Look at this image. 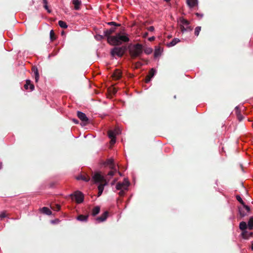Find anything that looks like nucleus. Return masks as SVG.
<instances>
[{
  "instance_id": "nucleus-1",
  "label": "nucleus",
  "mask_w": 253,
  "mask_h": 253,
  "mask_svg": "<svg viewBox=\"0 0 253 253\" xmlns=\"http://www.w3.org/2000/svg\"><path fill=\"white\" fill-rule=\"evenodd\" d=\"M129 41L128 35L126 33H118L115 36L108 38V42L114 45H119Z\"/></svg>"
},
{
  "instance_id": "nucleus-2",
  "label": "nucleus",
  "mask_w": 253,
  "mask_h": 253,
  "mask_svg": "<svg viewBox=\"0 0 253 253\" xmlns=\"http://www.w3.org/2000/svg\"><path fill=\"white\" fill-rule=\"evenodd\" d=\"M92 179L95 183H98V197L101 195L104 188V186L107 185V182L105 179L104 176L102 175L100 173H95Z\"/></svg>"
},
{
  "instance_id": "nucleus-3",
  "label": "nucleus",
  "mask_w": 253,
  "mask_h": 253,
  "mask_svg": "<svg viewBox=\"0 0 253 253\" xmlns=\"http://www.w3.org/2000/svg\"><path fill=\"white\" fill-rule=\"evenodd\" d=\"M104 165L105 167H108L111 169V170L108 173V175L112 177L117 171V166L114 163L113 159H109L107 160Z\"/></svg>"
},
{
  "instance_id": "nucleus-4",
  "label": "nucleus",
  "mask_w": 253,
  "mask_h": 253,
  "mask_svg": "<svg viewBox=\"0 0 253 253\" xmlns=\"http://www.w3.org/2000/svg\"><path fill=\"white\" fill-rule=\"evenodd\" d=\"M142 45L137 43L134 45L130 49L129 52L132 57L139 56L142 53Z\"/></svg>"
},
{
  "instance_id": "nucleus-5",
  "label": "nucleus",
  "mask_w": 253,
  "mask_h": 253,
  "mask_svg": "<svg viewBox=\"0 0 253 253\" xmlns=\"http://www.w3.org/2000/svg\"><path fill=\"white\" fill-rule=\"evenodd\" d=\"M178 22L180 24L181 31L182 33L192 31V28L189 25V22L186 19L183 18H180L178 20Z\"/></svg>"
},
{
  "instance_id": "nucleus-6",
  "label": "nucleus",
  "mask_w": 253,
  "mask_h": 253,
  "mask_svg": "<svg viewBox=\"0 0 253 253\" xmlns=\"http://www.w3.org/2000/svg\"><path fill=\"white\" fill-rule=\"evenodd\" d=\"M125 52V48L123 47H115L113 48L111 51V55L113 56H117L122 57Z\"/></svg>"
},
{
  "instance_id": "nucleus-7",
  "label": "nucleus",
  "mask_w": 253,
  "mask_h": 253,
  "mask_svg": "<svg viewBox=\"0 0 253 253\" xmlns=\"http://www.w3.org/2000/svg\"><path fill=\"white\" fill-rule=\"evenodd\" d=\"M130 185V183L129 181L126 179L125 178L123 182H118L116 184V188L117 190H122V189L127 190L128 187Z\"/></svg>"
},
{
  "instance_id": "nucleus-8",
  "label": "nucleus",
  "mask_w": 253,
  "mask_h": 253,
  "mask_svg": "<svg viewBox=\"0 0 253 253\" xmlns=\"http://www.w3.org/2000/svg\"><path fill=\"white\" fill-rule=\"evenodd\" d=\"M71 196L74 197L76 202L78 204L81 203L84 201V195L83 193L80 191H76L74 194L71 195Z\"/></svg>"
},
{
  "instance_id": "nucleus-9",
  "label": "nucleus",
  "mask_w": 253,
  "mask_h": 253,
  "mask_svg": "<svg viewBox=\"0 0 253 253\" xmlns=\"http://www.w3.org/2000/svg\"><path fill=\"white\" fill-rule=\"evenodd\" d=\"M108 215V212L106 211L100 216L97 217L95 220L98 223L103 222L107 219Z\"/></svg>"
},
{
  "instance_id": "nucleus-10",
  "label": "nucleus",
  "mask_w": 253,
  "mask_h": 253,
  "mask_svg": "<svg viewBox=\"0 0 253 253\" xmlns=\"http://www.w3.org/2000/svg\"><path fill=\"white\" fill-rule=\"evenodd\" d=\"M156 73V71L154 69H153V68L151 69L149 72L148 75L147 76V77L145 79V82L146 83H149L150 81L151 78L154 76Z\"/></svg>"
},
{
  "instance_id": "nucleus-11",
  "label": "nucleus",
  "mask_w": 253,
  "mask_h": 253,
  "mask_svg": "<svg viewBox=\"0 0 253 253\" xmlns=\"http://www.w3.org/2000/svg\"><path fill=\"white\" fill-rule=\"evenodd\" d=\"M77 116L83 122H87L88 120L87 117H86V115L82 112L78 111L77 112Z\"/></svg>"
},
{
  "instance_id": "nucleus-12",
  "label": "nucleus",
  "mask_w": 253,
  "mask_h": 253,
  "mask_svg": "<svg viewBox=\"0 0 253 253\" xmlns=\"http://www.w3.org/2000/svg\"><path fill=\"white\" fill-rule=\"evenodd\" d=\"M237 200L241 203L243 206L244 208H245L246 211H247V212H249L250 211V208L248 206H247L245 205L244 202L243 201L242 198L239 195H237L236 196Z\"/></svg>"
},
{
  "instance_id": "nucleus-13",
  "label": "nucleus",
  "mask_w": 253,
  "mask_h": 253,
  "mask_svg": "<svg viewBox=\"0 0 253 253\" xmlns=\"http://www.w3.org/2000/svg\"><path fill=\"white\" fill-rule=\"evenodd\" d=\"M24 87L26 89H30L31 91H33L34 89V85L31 83V82L29 80L26 81V84L24 85Z\"/></svg>"
},
{
  "instance_id": "nucleus-14",
  "label": "nucleus",
  "mask_w": 253,
  "mask_h": 253,
  "mask_svg": "<svg viewBox=\"0 0 253 253\" xmlns=\"http://www.w3.org/2000/svg\"><path fill=\"white\" fill-rule=\"evenodd\" d=\"M186 3L190 8L197 6L198 3V0H186Z\"/></svg>"
},
{
  "instance_id": "nucleus-15",
  "label": "nucleus",
  "mask_w": 253,
  "mask_h": 253,
  "mask_svg": "<svg viewBox=\"0 0 253 253\" xmlns=\"http://www.w3.org/2000/svg\"><path fill=\"white\" fill-rule=\"evenodd\" d=\"M32 72L33 74V76H34L35 77V82L37 83L39 81L40 77L38 69L35 67H33Z\"/></svg>"
},
{
  "instance_id": "nucleus-16",
  "label": "nucleus",
  "mask_w": 253,
  "mask_h": 253,
  "mask_svg": "<svg viewBox=\"0 0 253 253\" xmlns=\"http://www.w3.org/2000/svg\"><path fill=\"white\" fill-rule=\"evenodd\" d=\"M72 3L74 5V9L79 10L81 8V1L80 0H72Z\"/></svg>"
},
{
  "instance_id": "nucleus-17",
  "label": "nucleus",
  "mask_w": 253,
  "mask_h": 253,
  "mask_svg": "<svg viewBox=\"0 0 253 253\" xmlns=\"http://www.w3.org/2000/svg\"><path fill=\"white\" fill-rule=\"evenodd\" d=\"M116 30L115 28H111L110 29L106 30L104 31V36L107 37V39L109 37H111V35L115 32Z\"/></svg>"
},
{
  "instance_id": "nucleus-18",
  "label": "nucleus",
  "mask_w": 253,
  "mask_h": 253,
  "mask_svg": "<svg viewBox=\"0 0 253 253\" xmlns=\"http://www.w3.org/2000/svg\"><path fill=\"white\" fill-rule=\"evenodd\" d=\"M236 114L237 115V119L239 121H241L243 120L244 117L242 115L241 113V111L239 110V107L238 106H236L235 109Z\"/></svg>"
},
{
  "instance_id": "nucleus-19",
  "label": "nucleus",
  "mask_w": 253,
  "mask_h": 253,
  "mask_svg": "<svg viewBox=\"0 0 253 253\" xmlns=\"http://www.w3.org/2000/svg\"><path fill=\"white\" fill-rule=\"evenodd\" d=\"M88 218V215L80 214L77 217V219L82 222H86L87 221Z\"/></svg>"
},
{
  "instance_id": "nucleus-20",
  "label": "nucleus",
  "mask_w": 253,
  "mask_h": 253,
  "mask_svg": "<svg viewBox=\"0 0 253 253\" xmlns=\"http://www.w3.org/2000/svg\"><path fill=\"white\" fill-rule=\"evenodd\" d=\"M253 235V232H249L246 230L243 231L242 233V237L245 239H248L250 237H252Z\"/></svg>"
},
{
  "instance_id": "nucleus-21",
  "label": "nucleus",
  "mask_w": 253,
  "mask_h": 253,
  "mask_svg": "<svg viewBox=\"0 0 253 253\" xmlns=\"http://www.w3.org/2000/svg\"><path fill=\"white\" fill-rule=\"evenodd\" d=\"M40 211L42 213L48 215H50L52 214L51 211L47 207H43L41 209Z\"/></svg>"
},
{
  "instance_id": "nucleus-22",
  "label": "nucleus",
  "mask_w": 253,
  "mask_h": 253,
  "mask_svg": "<svg viewBox=\"0 0 253 253\" xmlns=\"http://www.w3.org/2000/svg\"><path fill=\"white\" fill-rule=\"evenodd\" d=\"M239 228L242 231H245L247 228H248V224H247L245 221L241 222L239 224Z\"/></svg>"
},
{
  "instance_id": "nucleus-23",
  "label": "nucleus",
  "mask_w": 253,
  "mask_h": 253,
  "mask_svg": "<svg viewBox=\"0 0 253 253\" xmlns=\"http://www.w3.org/2000/svg\"><path fill=\"white\" fill-rule=\"evenodd\" d=\"M245 210H246V209L245 208H244V207L243 208H239V212L242 217H243L247 215V213L248 212H247V211H245Z\"/></svg>"
},
{
  "instance_id": "nucleus-24",
  "label": "nucleus",
  "mask_w": 253,
  "mask_h": 253,
  "mask_svg": "<svg viewBox=\"0 0 253 253\" xmlns=\"http://www.w3.org/2000/svg\"><path fill=\"white\" fill-rule=\"evenodd\" d=\"M180 42V40L178 38L173 39L171 42L169 43H168L167 45L168 47H171L175 45L176 44Z\"/></svg>"
},
{
  "instance_id": "nucleus-25",
  "label": "nucleus",
  "mask_w": 253,
  "mask_h": 253,
  "mask_svg": "<svg viewBox=\"0 0 253 253\" xmlns=\"http://www.w3.org/2000/svg\"><path fill=\"white\" fill-rule=\"evenodd\" d=\"M100 208L99 206L95 207L92 210L91 215L93 216L96 215L100 212Z\"/></svg>"
},
{
  "instance_id": "nucleus-26",
  "label": "nucleus",
  "mask_w": 253,
  "mask_h": 253,
  "mask_svg": "<svg viewBox=\"0 0 253 253\" xmlns=\"http://www.w3.org/2000/svg\"><path fill=\"white\" fill-rule=\"evenodd\" d=\"M248 227L249 230L253 229V216H251L248 222Z\"/></svg>"
},
{
  "instance_id": "nucleus-27",
  "label": "nucleus",
  "mask_w": 253,
  "mask_h": 253,
  "mask_svg": "<svg viewBox=\"0 0 253 253\" xmlns=\"http://www.w3.org/2000/svg\"><path fill=\"white\" fill-rule=\"evenodd\" d=\"M77 179L78 180H83L84 181H88L90 179V178L89 176H84V175H80L79 176H78L77 178Z\"/></svg>"
},
{
  "instance_id": "nucleus-28",
  "label": "nucleus",
  "mask_w": 253,
  "mask_h": 253,
  "mask_svg": "<svg viewBox=\"0 0 253 253\" xmlns=\"http://www.w3.org/2000/svg\"><path fill=\"white\" fill-rule=\"evenodd\" d=\"M58 24H59V26L62 28L65 29L68 27V25L66 24V23L64 21H63L61 20L59 21Z\"/></svg>"
},
{
  "instance_id": "nucleus-29",
  "label": "nucleus",
  "mask_w": 253,
  "mask_h": 253,
  "mask_svg": "<svg viewBox=\"0 0 253 253\" xmlns=\"http://www.w3.org/2000/svg\"><path fill=\"white\" fill-rule=\"evenodd\" d=\"M116 133L115 131L109 130L108 131V136L110 138H116Z\"/></svg>"
},
{
  "instance_id": "nucleus-30",
  "label": "nucleus",
  "mask_w": 253,
  "mask_h": 253,
  "mask_svg": "<svg viewBox=\"0 0 253 253\" xmlns=\"http://www.w3.org/2000/svg\"><path fill=\"white\" fill-rule=\"evenodd\" d=\"M51 208L55 211H59L60 210V206L58 204H55L51 206Z\"/></svg>"
},
{
  "instance_id": "nucleus-31",
  "label": "nucleus",
  "mask_w": 253,
  "mask_h": 253,
  "mask_svg": "<svg viewBox=\"0 0 253 253\" xmlns=\"http://www.w3.org/2000/svg\"><path fill=\"white\" fill-rule=\"evenodd\" d=\"M114 76L116 79H119L121 77V73L117 71L114 73Z\"/></svg>"
},
{
  "instance_id": "nucleus-32",
  "label": "nucleus",
  "mask_w": 253,
  "mask_h": 253,
  "mask_svg": "<svg viewBox=\"0 0 253 253\" xmlns=\"http://www.w3.org/2000/svg\"><path fill=\"white\" fill-rule=\"evenodd\" d=\"M43 0V3L44 4V7L45 8V9H46L47 10V12L48 13H50L51 12V10L48 9V6H47V0Z\"/></svg>"
},
{
  "instance_id": "nucleus-33",
  "label": "nucleus",
  "mask_w": 253,
  "mask_h": 253,
  "mask_svg": "<svg viewBox=\"0 0 253 253\" xmlns=\"http://www.w3.org/2000/svg\"><path fill=\"white\" fill-rule=\"evenodd\" d=\"M7 217L6 212L3 211L0 213V220H2L3 218Z\"/></svg>"
},
{
  "instance_id": "nucleus-34",
  "label": "nucleus",
  "mask_w": 253,
  "mask_h": 253,
  "mask_svg": "<svg viewBox=\"0 0 253 253\" xmlns=\"http://www.w3.org/2000/svg\"><path fill=\"white\" fill-rule=\"evenodd\" d=\"M201 30V27L198 26V27H196V28L195 29V36H198L199 35V33H200Z\"/></svg>"
},
{
  "instance_id": "nucleus-35",
  "label": "nucleus",
  "mask_w": 253,
  "mask_h": 253,
  "mask_svg": "<svg viewBox=\"0 0 253 253\" xmlns=\"http://www.w3.org/2000/svg\"><path fill=\"white\" fill-rule=\"evenodd\" d=\"M50 38L51 41H54L55 39L53 30H51L50 32Z\"/></svg>"
},
{
  "instance_id": "nucleus-36",
  "label": "nucleus",
  "mask_w": 253,
  "mask_h": 253,
  "mask_svg": "<svg viewBox=\"0 0 253 253\" xmlns=\"http://www.w3.org/2000/svg\"><path fill=\"white\" fill-rule=\"evenodd\" d=\"M161 53V50L160 49H156L154 52V56L155 57L159 56Z\"/></svg>"
},
{
  "instance_id": "nucleus-37",
  "label": "nucleus",
  "mask_w": 253,
  "mask_h": 253,
  "mask_svg": "<svg viewBox=\"0 0 253 253\" xmlns=\"http://www.w3.org/2000/svg\"><path fill=\"white\" fill-rule=\"evenodd\" d=\"M95 38L96 40L99 41L101 40L103 38V36L100 35H97L95 36Z\"/></svg>"
},
{
  "instance_id": "nucleus-38",
  "label": "nucleus",
  "mask_w": 253,
  "mask_h": 253,
  "mask_svg": "<svg viewBox=\"0 0 253 253\" xmlns=\"http://www.w3.org/2000/svg\"><path fill=\"white\" fill-rule=\"evenodd\" d=\"M120 191L119 193V194L120 196H124L125 194V190L122 189V190H120Z\"/></svg>"
},
{
  "instance_id": "nucleus-39",
  "label": "nucleus",
  "mask_w": 253,
  "mask_h": 253,
  "mask_svg": "<svg viewBox=\"0 0 253 253\" xmlns=\"http://www.w3.org/2000/svg\"><path fill=\"white\" fill-rule=\"evenodd\" d=\"M113 131H115V132L116 133V135H118L121 133V131L120 129L119 128H115L114 130H113Z\"/></svg>"
},
{
  "instance_id": "nucleus-40",
  "label": "nucleus",
  "mask_w": 253,
  "mask_h": 253,
  "mask_svg": "<svg viewBox=\"0 0 253 253\" xmlns=\"http://www.w3.org/2000/svg\"><path fill=\"white\" fill-rule=\"evenodd\" d=\"M108 24L109 25H114L115 26H120V24H117L116 23L114 22H110L108 23Z\"/></svg>"
},
{
  "instance_id": "nucleus-41",
  "label": "nucleus",
  "mask_w": 253,
  "mask_h": 253,
  "mask_svg": "<svg viewBox=\"0 0 253 253\" xmlns=\"http://www.w3.org/2000/svg\"><path fill=\"white\" fill-rule=\"evenodd\" d=\"M152 51V49L151 48H149V49H147L146 50H145V52L146 53V54H150V53H151Z\"/></svg>"
},
{
  "instance_id": "nucleus-42",
  "label": "nucleus",
  "mask_w": 253,
  "mask_h": 253,
  "mask_svg": "<svg viewBox=\"0 0 253 253\" xmlns=\"http://www.w3.org/2000/svg\"><path fill=\"white\" fill-rule=\"evenodd\" d=\"M111 139L110 143L111 144H114L116 142V138H112Z\"/></svg>"
},
{
  "instance_id": "nucleus-43",
  "label": "nucleus",
  "mask_w": 253,
  "mask_h": 253,
  "mask_svg": "<svg viewBox=\"0 0 253 253\" xmlns=\"http://www.w3.org/2000/svg\"><path fill=\"white\" fill-rule=\"evenodd\" d=\"M148 30L150 32H153L154 31V27L153 26H150L148 28Z\"/></svg>"
},
{
  "instance_id": "nucleus-44",
  "label": "nucleus",
  "mask_w": 253,
  "mask_h": 253,
  "mask_svg": "<svg viewBox=\"0 0 253 253\" xmlns=\"http://www.w3.org/2000/svg\"><path fill=\"white\" fill-rule=\"evenodd\" d=\"M195 14L196 15V16H197V17H200V18H202V17H203V14H200V13H196V14Z\"/></svg>"
},
{
  "instance_id": "nucleus-45",
  "label": "nucleus",
  "mask_w": 253,
  "mask_h": 253,
  "mask_svg": "<svg viewBox=\"0 0 253 253\" xmlns=\"http://www.w3.org/2000/svg\"><path fill=\"white\" fill-rule=\"evenodd\" d=\"M154 40H155L154 37H150L149 38V40L151 42L154 41Z\"/></svg>"
},
{
  "instance_id": "nucleus-46",
  "label": "nucleus",
  "mask_w": 253,
  "mask_h": 253,
  "mask_svg": "<svg viewBox=\"0 0 253 253\" xmlns=\"http://www.w3.org/2000/svg\"><path fill=\"white\" fill-rule=\"evenodd\" d=\"M73 121L76 124H78V123H79V121L76 119H73Z\"/></svg>"
},
{
  "instance_id": "nucleus-47",
  "label": "nucleus",
  "mask_w": 253,
  "mask_h": 253,
  "mask_svg": "<svg viewBox=\"0 0 253 253\" xmlns=\"http://www.w3.org/2000/svg\"><path fill=\"white\" fill-rule=\"evenodd\" d=\"M252 250L253 251V241L252 242Z\"/></svg>"
},
{
  "instance_id": "nucleus-48",
  "label": "nucleus",
  "mask_w": 253,
  "mask_h": 253,
  "mask_svg": "<svg viewBox=\"0 0 253 253\" xmlns=\"http://www.w3.org/2000/svg\"><path fill=\"white\" fill-rule=\"evenodd\" d=\"M51 222L52 223H54V222H55V221H54V220H51Z\"/></svg>"
},
{
  "instance_id": "nucleus-49",
  "label": "nucleus",
  "mask_w": 253,
  "mask_h": 253,
  "mask_svg": "<svg viewBox=\"0 0 253 253\" xmlns=\"http://www.w3.org/2000/svg\"><path fill=\"white\" fill-rule=\"evenodd\" d=\"M166 1L168 2L170 0H165Z\"/></svg>"
},
{
  "instance_id": "nucleus-50",
  "label": "nucleus",
  "mask_w": 253,
  "mask_h": 253,
  "mask_svg": "<svg viewBox=\"0 0 253 253\" xmlns=\"http://www.w3.org/2000/svg\"><path fill=\"white\" fill-rule=\"evenodd\" d=\"M1 166L0 165V169H1Z\"/></svg>"
}]
</instances>
